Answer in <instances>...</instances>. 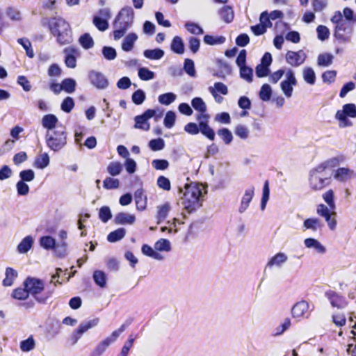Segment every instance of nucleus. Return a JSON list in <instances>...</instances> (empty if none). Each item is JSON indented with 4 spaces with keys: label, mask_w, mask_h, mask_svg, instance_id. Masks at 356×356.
Listing matches in <instances>:
<instances>
[{
    "label": "nucleus",
    "mask_w": 356,
    "mask_h": 356,
    "mask_svg": "<svg viewBox=\"0 0 356 356\" xmlns=\"http://www.w3.org/2000/svg\"><path fill=\"white\" fill-rule=\"evenodd\" d=\"M129 325V323L122 324L118 330L113 331L110 336L101 341L91 353L90 356H102L110 345L117 340Z\"/></svg>",
    "instance_id": "obj_9"
},
{
    "label": "nucleus",
    "mask_w": 356,
    "mask_h": 356,
    "mask_svg": "<svg viewBox=\"0 0 356 356\" xmlns=\"http://www.w3.org/2000/svg\"><path fill=\"white\" fill-rule=\"evenodd\" d=\"M112 217L111 209L107 206L100 208L99 211V218L104 223L107 222Z\"/></svg>",
    "instance_id": "obj_55"
},
{
    "label": "nucleus",
    "mask_w": 356,
    "mask_h": 356,
    "mask_svg": "<svg viewBox=\"0 0 356 356\" xmlns=\"http://www.w3.org/2000/svg\"><path fill=\"white\" fill-rule=\"evenodd\" d=\"M322 226L323 225L320 220L316 218H307L303 222V227L305 229H311L313 232H316L318 229H321Z\"/></svg>",
    "instance_id": "obj_28"
},
{
    "label": "nucleus",
    "mask_w": 356,
    "mask_h": 356,
    "mask_svg": "<svg viewBox=\"0 0 356 356\" xmlns=\"http://www.w3.org/2000/svg\"><path fill=\"white\" fill-rule=\"evenodd\" d=\"M323 199L331 210H335L336 206L334 201V191L330 189L324 193L323 194Z\"/></svg>",
    "instance_id": "obj_53"
},
{
    "label": "nucleus",
    "mask_w": 356,
    "mask_h": 356,
    "mask_svg": "<svg viewBox=\"0 0 356 356\" xmlns=\"http://www.w3.org/2000/svg\"><path fill=\"white\" fill-rule=\"evenodd\" d=\"M29 294L27 291V289L24 286V288H17L15 289L13 292L12 296L17 300H26L28 298Z\"/></svg>",
    "instance_id": "obj_61"
},
{
    "label": "nucleus",
    "mask_w": 356,
    "mask_h": 356,
    "mask_svg": "<svg viewBox=\"0 0 356 356\" xmlns=\"http://www.w3.org/2000/svg\"><path fill=\"white\" fill-rule=\"evenodd\" d=\"M119 180L112 177L106 178L103 182L104 188L108 190L118 188L119 187Z\"/></svg>",
    "instance_id": "obj_64"
},
{
    "label": "nucleus",
    "mask_w": 356,
    "mask_h": 356,
    "mask_svg": "<svg viewBox=\"0 0 356 356\" xmlns=\"http://www.w3.org/2000/svg\"><path fill=\"white\" fill-rule=\"evenodd\" d=\"M307 58L306 54L302 51H288L286 54V63L293 67L301 65Z\"/></svg>",
    "instance_id": "obj_15"
},
{
    "label": "nucleus",
    "mask_w": 356,
    "mask_h": 356,
    "mask_svg": "<svg viewBox=\"0 0 356 356\" xmlns=\"http://www.w3.org/2000/svg\"><path fill=\"white\" fill-rule=\"evenodd\" d=\"M171 206L169 202H165L164 204L158 206L157 207V219H158V223H160L161 221L165 220L168 215L169 211H170Z\"/></svg>",
    "instance_id": "obj_32"
},
{
    "label": "nucleus",
    "mask_w": 356,
    "mask_h": 356,
    "mask_svg": "<svg viewBox=\"0 0 356 356\" xmlns=\"http://www.w3.org/2000/svg\"><path fill=\"white\" fill-rule=\"evenodd\" d=\"M297 85L295 73L291 69L286 72L285 79L280 83V88L286 98H291L293 95V87Z\"/></svg>",
    "instance_id": "obj_10"
},
{
    "label": "nucleus",
    "mask_w": 356,
    "mask_h": 356,
    "mask_svg": "<svg viewBox=\"0 0 356 356\" xmlns=\"http://www.w3.org/2000/svg\"><path fill=\"white\" fill-rule=\"evenodd\" d=\"M33 244V238L31 236H27L24 238L17 246V250L19 253H26Z\"/></svg>",
    "instance_id": "obj_29"
},
{
    "label": "nucleus",
    "mask_w": 356,
    "mask_h": 356,
    "mask_svg": "<svg viewBox=\"0 0 356 356\" xmlns=\"http://www.w3.org/2000/svg\"><path fill=\"white\" fill-rule=\"evenodd\" d=\"M325 297L329 300L333 307L343 309L348 305L346 298L334 291L329 290L326 291Z\"/></svg>",
    "instance_id": "obj_18"
},
{
    "label": "nucleus",
    "mask_w": 356,
    "mask_h": 356,
    "mask_svg": "<svg viewBox=\"0 0 356 356\" xmlns=\"http://www.w3.org/2000/svg\"><path fill=\"white\" fill-rule=\"evenodd\" d=\"M154 249L157 251L169 252L171 250L170 242L165 238H161L154 243Z\"/></svg>",
    "instance_id": "obj_46"
},
{
    "label": "nucleus",
    "mask_w": 356,
    "mask_h": 356,
    "mask_svg": "<svg viewBox=\"0 0 356 356\" xmlns=\"http://www.w3.org/2000/svg\"><path fill=\"white\" fill-rule=\"evenodd\" d=\"M184 70L187 74L191 77L195 76L196 72L195 70V64L193 60L189 58H186L184 60Z\"/></svg>",
    "instance_id": "obj_59"
},
{
    "label": "nucleus",
    "mask_w": 356,
    "mask_h": 356,
    "mask_svg": "<svg viewBox=\"0 0 356 356\" xmlns=\"http://www.w3.org/2000/svg\"><path fill=\"white\" fill-rule=\"evenodd\" d=\"M220 15L221 18L227 23L232 22L234 16L232 7L229 6L222 7L220 10Z\"/></svg>",
    "instance_id": "obj_35"
},
{
    "label": "nucleus",
    "mask_w": 356,
    "mask_h": 356,
    "mask_svg": "<svg viewBox=\"0 0 356 356\" xmlns=\"http://www.w3.org/2000/svg\"><path fill=\"white\" fill-rule=\"evenodd\" d=\"M40 245L45 250H54L55 247L56 241L50 236H42L40 238Z\"/></svg>",
    "instance_id": "obj_37"
},
{
    "label": "nucleus",
    "mask_w": 356,
    "mask_h": 356,
    "mask_svg": "<svg viewBox=\"0 0 356 356\" xmlns=\"http://www.w3.org/2000/svg\"><path fill=\"white\" fill-rule=\"evenodd\" d=\"M176 115L173 111H168L164 118L163 124L166 128H172L175 122Z\"/></svg>",
    "instance_id": "obj_62"
},
{
    "label": "nucleus",
    "mask_w": 356,
    "mask_h": 356,
    "mask_svg": "<svg viewBox=\"0 0 356 356\" xmlns=\"http://www.w3.org/2000/svg\"><path fill=\"white\" fill-rule=\"evenodd\" d=\"M24 286L27 289L29 294L32 295L39 303H46L49 298L51 296V293L48 294L38 296L44 290V284L42 280L28 277L24 282Z\"/></svg>",
    "instance_id": "obj_7"
},
{
    "label": "nucleus",
    "mask_w": 356,
    "mask_h": 356,
    "mask_svg": "<svg viewBox=\"0 0 356 356\" xmlns=\"http://www.w3.org/2000/svg\"><path fill=\"white\" fill-rule=\"evenodd\" d=\"M254 194V188L251 186L245 191V193L242 197L241 204L238 208V212L240 213H244L249 207L250 202Z\"/></svg>",
    "instance_id": "obj_22"
},
{
    "label": "nucleus",
    "mask_w": 356,
    "mask_h": 356,
    "mask_svg": "<svg viewBox=\"0 0 356 356\" xmlns=\"http://www.w3.org/2000/svg\"><path fill=\"white\" fill-rule=\"evenodd\" d=\"M240 76L248 82H252L253 76L252 69L247 66L240 67Z\"/></svg>",
    "instance_id": "obj_58"
},
{
    "label": "nucleus",
    "mask_w": 356,
    "mask_h": 356,
    "mask_svg": "<svg viewBox=\"0 0 356 356\" xmlns=\"http://www.w3.org/2000/svg\"><path fill=\"white\" fill-rule=\"evenodd\" d=\"M65 54V63L67 67L75 68L76 66V58L79 56V51L74 47H69L64 49Z\"/></svg>",
    "instance_id": "obj_19"
},
{
    "label": "nucleus",
    "mask_w": 356,
    "mask_h": 356,
    "mask_svg": "<svg viewBox=\"0 0 356 356\" xmlns=\"http://www.w3.org/2000/svg\"><path fill=\"white\" fill-rule=\"evenodd\" d=\"M138 75L143 81H149L155 77L154 72L147 67H140L138 69Z\"/></svg>",
    "instance_id": "obj_48"
},
{
    "label": "nucleus",
    "mask_w": 356,
    "mask_h": 356,
    "mask_svg": "<svg viewBox=\"0 0 356 356\" xmlns=\"http://www.w3.org/2000/svg\"><path fill=\"white\" fill-rule=\"evenodd\" d=\"M93 280L97 285L104 288L106 284V274L102 270H95L93 273Z\"/></svg>",
    "instance_id": "obj_44"
},
{
    "label": "nucleus",
    "mask_w": 356,
    "mask_h": 356,
    "mask_svg": "<svg viewBox=\"0 0 356 356\" xmlns=\"http://www.w3.org/2000/svg\"><path fill=\"white\" fill-rule=\"evenodd\" d=\"M204 42L208 45L221 44L225 42L224 36L214 37L210 35H206L204 37Z\"/></svg>",
    "instance_id": "obj_45"
},
{
    "label": "nucleus",
    "mask_w": 356,
    "mask_h": 356,
    "mask_svg": "<svg viewBox=\"0 0 356 356\" xmlns=\"http://www.w3.org/2000/svg\"><path fill=\"white\" fill-rule=\"evenodd\" d=\"M185 28L189 33L194 35H201L204 32L203 29L194 22H186Z\"/></svg>",
    "instance_id": "obj_60"
},
{
    "label": "nucleus",
    "mask_w": 356,
    "mask_h": 356,
    "mask_svg": "<svg viewBox=\"0 0 356 356\" xmlns=\"http://www.w3.org/2000/svg\"><path fill=\"white\" fill-rule=\"evenodd\" d=\"M63 90L67 93H72L75 91L76 86V81L71 78L65 79L62 81Z\"/></svg>",
    "instance_id": "obj_47"
},
{
    "label": "nucleus",
    "mask_w": 356,
    "mask_h": 356,
    "mask_svg": "<svg viewBox=\"0 0 356 356\" xmlns=\"http://www.w3.org/2000/svg\"><path fill=\"white\" fill-rule=\"evenodd\" d=\"M135 201L137 209L144 210L146 207V197L142 191L138 190L135 193Z\"/></svg>",
    "instance_id": "obj_39"
},
{
    "label": "nucleus",
    "mask_w": 356,
    "mask_h": 356,
    "mask_svg": "<svg viewBox=\"0 0 356 356\" xmlns=\"http://www.w3.org/2000/svg\"><path fill=\"white\" fill-rule=\"evenodd\" d=\"M177 95L173 92H167L160 95L158 97V101L161 104L170 105L175 101Z\"/></svg>",
    "instance_id": "obj_42"
},
{
    "label": "nucleus",
    "mask_w": 356,
    "mask_h": 356,
    "mask_svg": "<svg viewBox=\"0 0 356 356\" xmlns=\"http://www.w3.org/2000/svg\"><path fill=\"white\" fill-rule=\"evenodd\" d=\"M49 27L51 33L56 37L57 42L61 44L72 42V32L70 24L62 17H54L49 20Z\"/></svg>",
    "instance_id": "obj_5"
},
{
    "label": "nucleus",
    "mask_w": 356,
    "mask_h": 356,
    "mask_svg": "<svg viewBox=\"0 0 356 356\" xmlns=\"http://www.w3.org/2000/svg\"><path fill=\"white\" fill-rule=\"evenodd\" d=\"M146 58L150 60H159L164 56V51L161 49H146L143 52Z\"/></svg>",
    "instance_id": "obj_34"
},
{
    "label": "nucleus",
    "mask_w": 356,
    "mask_h": 356,
    "mask_svg": "<svg viewBox=\"0 0 356 356\" xmlns=\"http://www.w3.org/2000/svg\"><path fill=\"white\" fill-rule=\"evenodd\" d=\"M88 78L90 83L99 90L106 89L109 84L108 79L100 72L91 70L89 72Z\"/></svg>",
    "instance_id": "obj_13"
},
{
    "label": "nucleus",
    "mask_w": 356,
    "mask_h": 356,
    "mask_svg": "<svg viewBox=\"0 0 356 356\" xmlns=\"http://www.w3.org/2000/svg\"><path fill=\"white\" fill-rule=\"evenodd\" d=\"M191 105L193 108L200 114L197 115V120L208 119L209 115L206 114L207 105L201 97H195L191 100Z\"/></svg>",
    "instance_id": "obj_20"
},
{
    "label": "nucleus",
    "mask_w": 356,
    "mask_h": 356,
    "mask_svg": "<svg viewBox=\"0 0 356 356\" xmlns=\"http://www.w3.org/2000/svg\"><path fill=\"white\" fill-rule=\"evenodd\" d=\"M99 319L98 318L81 323L79 327L73 333L74 343H76L81 336L89 329L98 325Z\"/></svg>",
    "instance_id": "obj_17"
},
{
    "label": "nucleus",
    "mask_w": 356,
    "mask_h": 356,
    "mask_svg": "<svg viewBox=\"0 0 356 356\" xmlns=\"http://www.w3.org/2000/svg\"><path fill=\"white\" fill-rule=\"evenodd\" d=\"M56 257L63 258L67 254V243L66 241L55 243L54 248Z\"/></svg>",
    "instance_id": "obj_38"
},
{
    "label": "nucleus",
    "mask_w": 356,
    "mask_h": 356,
    "mask_svg": "<svg viewBox=\"0 0 356 356\" xmlns=\"http://www.w3.org/2000/svg\"><path fill=\"white\" fill-rule=\"evenodd\" d=\"M5 274L6 277L3 280V284L5 286H10L13 284V280L17 277V272L11 268H7Z\"/></svg>",
    "instance_id": "obj_43"
},
{
    "label": "nucleus",
    "mask_w": 356,
    "mask_h": 356,
    "mask_svg": "<svg viewBox=\"0 0 356 356\" xmlns=\"http://www.w3.org/2000/svg\"><path fill=\"white\" fill-rule=\"evenodd\" d=\"M302 77L304 81L309 85H314L316 83V76L315 72L310 67L303 68Z\"/></svg>",
    "instance_id": "obj_30"
},
{
    "label": "nucleus",
    "mask_w": 356,
    "mask_h": 356,
    "mask_svg": "<svg viewBox=\"0 0 356 356\" xmlns=\"http://www.w3.org/2000/svg\"><path fill=\"white\" fill-rule=\"evenodd\" d=\"M304 245L308 249H314L318 254H324L325 247L320 241L314 238H307L304 240Z\"/></svg>",
    "instance_id": "obj_24"
},
{
    "label": "nucleus",
    "mask_w": 356,
    "mask_h": 356,
    "mask_svg": "<svg viewBox=\"0 0 356 356\" xmlns=\"http://www.w3.org/2000/svg\"><path fill=\"white\" fill-rule=\"evenodd\" d=\"M122 170V165L120 162H111L107 167V171L111 176L120 175Z\"/></svg>",
    "instance_id": "obj_54"
},
{
    "label": "nucleus",
    "mask_w": 356,
    "mask_h": 356,
    "mask_svg": "<svg viewBox=\"0 0 356 356\" xmlns=\"http://www.w3.org/2000/svg\"><path fill=\"white\" fill-rule=\"evenodd\" d=\"M356 118V105L353 103L346 104L342 109L338 110L335 113V119L339 121V126L345 128L353 126V122L348 118Z\"/></svg>",
    "instance_id": "obj_8"
},
{
    "label": "nucleus",
    "mask_w": 356,
    "mask_h": 356,
    "mask_svg": "<svg viewBox=\"0 0 356 356\" xmlns=\"http://www.w3.org/2000/svg\"><path fill=\"white\" fill-rule=\"evenodd\" d=\"M331 181L332 175L325 163L319 164L309 171L308 184L313 191H322L331 184Z\"/></svg>",
    "instance_id": "obj_2"
},
{
    "label": "nucleus",
    "mask_w": 356,
    "mask_h": 356,
    "mask_svg": "<svg viewBox=\"0 0 356 356\" xmlns=\"http://www.w3.org/2000/svg\"><path fill=\"white\" fill-rule=\"evenodd\" d=\"M134 11L130 6L122 8L117 15L114 22L113 38L118 40L124 36L127 31L131 27L134 22Z\"/></svg>",
    "instance_id": "obj_4"
},
{
    "label": "nucleus",
    "mask_w": 356,
    "mask_h": 356,
    "mask_svg": "<svg viewBox=\"0 0 356 356\" xmlns=\"http://www.w3.org/2000/svg\"><path fill=\"white\" fill-rule=\"evenodd\" d=\"M212 90H213V91L218 94L220 93L223 95L228 94V88L227 86L222 82H216L214 83L213 86H210L209 88V92H211Z\"/></svg>",
    "instance_id": "obj_56"
},
{
    "label": "nucleus",
    "mask_w": 356,
    "mask_h": 356,
    "mask_svg": "<svg viewBox=\"0 0 356 356\" xmlns=\"http://www.w3.org/2000/svg\"><path fill=\"white\" fill-rule=\"evenodd\" d=\"M49 164V156L47 153L41 154L35 161V166L39 169H44Z\"/></svg>",
    "instance_id": "obj_52"
},
{
    "label": "nucleus",
    "mask_w": 356,
    "mask_h": 356,
    "mask_svg": "<svg viewBox=\"0 0 356 356\" xmlns=\"http://www.w3.org/2000/svg\"><path fill=\"white\" fill-rule=\"evenodd\" d=\"M310 314L309 305L305 300H301L296 302L291 309V315L293 318L300 321L307 318Z\"/></svg>",
    "instance_id": "obj_12"
},
{
    "label": "nucleus",
    "mask_w": 356,
    "mask_h": 356,
    "mask_svg": "<svg viewBox=\"0 0 356 356\" xmlns=\"http://www.w3.org/2000/svg\"><path fill=\"white\" fill-rule=\"evenodd\" d=\"M235 134L241 139H247L249 136V129L247 127L238 124L234 130Z\"/></svg>",
    "instance_id": "obj_63"
},
{
    "label": "nucleus",
    "mask_w": 356,
    "mask_h": 356,
    "mask_svg": "<svg viewBox=\"0 0 356 356\" xmlns=\"http://www.w3.org/2000/svg\"><path fill=\"white\" fill-rule=\"evenodd\" d=\"M270 196V188H269V182L266 180L264 183L263 187L262 192V197L261 201V209L264 210L267 204V202L269 200Z\"/></svg>",
    "instance_id": "obj_49"
},
{
    "label": "nucleus",
    "mask_w": 356,
    "mask_h": 356,
    "mask_svg": "<svg viewBox=\"0 0 356 356\" xmlns=\"http://www.w3.org/2000/svg\"><path fill=\"white\" fill-rule=\"evenodd\" d=\"M334 56L328 53L321 54L318 56L317 64L320 67H328L332 65Z\"/></svg>",
    "instance_id": "obj_33"
},
{
    "label": "nucleus",
    "mask_w": 356,
    "mask_h": 356,
    "mask_svg": "<svg viewBox=\"0 0 356 356\" xmlns=\"http://www.w3.org/2000/svg\"><path fill=\"white\" fill-rule=\"evenodd\" d=\"M218 135L226 145H229L233 140L232 132L227 128H222L218 131Z\"/></svg>",
    "instance_id": "obj_51"
},
{
    "label": "nucleus",
    "mask_w": 356,
    "mask_h": 356,
    "mask_svg": "<svg viewBox=\"0 0 356 356\" xmlns=\"http://www.w3.org/2000/svg\"><path fill=\"white\" fill-rule=\"evenodd\" d=\"M259 98L264 102H268L272 96V88L269 84H264L259 93Z\"/></svg>",
    "instance_id": "obj_41"
},
{
    "label": "nucleus",
    "mask_w": 356,
    "mask_h": 356,
    "mask_svg": "<svg viewBox=\"0 0 356 356\" xmlns=\"http://www.w3.org/2000/svg\"><path fill=\"white\" fill-rule=\"evenodd\" d=\"M288 260V256L284 252H278L275 254L268 261L266 266L272 268L273 266L281 267Z\"/></svg>",
    "instance_id": "obj_25"
},
{
    "label": "nucleus",
    "mask_w": 356,
    "mask_h": 356,
    "mask_svg": "<svg viewBox=\"0 0 356 356\" xmlns=\"http://www.w3.org/2000/svg\"><path fill=\"white\" fill-rule=\"evenodd\" d=\"M58 123V119L54 114L44 115L41 120L42 126L47 129V131H54L58 127H63L62 126H57Z\"/></svg>",
    "instance_id": "obj_21"
},
{
    "label": "nucleus",
    "mask_w": 356,
    "mask_h": 356,
    "mask_svg": "<svg viewBox=\"0 0 356 356\" xmlns=\"http://www.w3.org/2000/svg\"><path fill=\"white\" fill-rule=\"evenodd\" d=\"M171 49L177 54H183L184 53V44L181 37H174L171 43Z\"/></svg>",
    "instance_id": "obj_31"
},
{
    "label": "nucleus",
    "mask_w": 356,
    "mask_h": 356,
    "mask_svg": "<svg viewBox=\"0 0 356 356\" xmlns=\"http://www.w3.org/2000/svg\"><path fill=\"white\" fill-rule=\"evenodd\" d=\"M330 20L335 25L333 34L335 39L340 43L350 42L353 33V23L343 19L340 11H336Z\"/></svg>",
    "instance_id": "obj_3"
},
{
    "label": "nucleus",
    "mask_w": 356,
    "mask_h": 356,
    "mask_svg": "<svg viewBox=\"0 0 356 356\" xmlns=\"http://www.w3.org/2000/svg\"><path fill=\"white\" fill-rule=\"evenodd\" d=\"M126 234V230L124 228H118L116 230L111 232L107 236V240L109 242L114 243L124 238Z\"/></svg>",
    "instance_id": "obj_36"
},
{
    "label": "nucleus",
    "mask_w": 356,
    "mask_h": 356,
    "mask_svg": "<svg viewBox=\"0 0 356 356\" xmlns=\"http://www.w3.org/2000/svg\"><path fill=\"white\" fill-rule=\"evenodd\" d=\"M47 146L54 152L63 149L67 143V133L64 127H58L45 134Z\"/></svg>",
    "instance_id": "obj_6"
},
{
    "label": "nucleus",
    "mask_w": 356,
    "mask_h": 356,
    "mask_svg": "<svg viewBox=\"0 0 356 356\" xmlns=\"http://www.w3.org/2000/svg\"><path fill=\"white\" fill-rule=\"evenodd\" d=\"M94 26L100 31H105L108 28V21L106 19H102L94 16L92 19Z\"/></svg>",
    "instance_id": "obj_50"
},
{
    "label": "nucleus",
    "mask_w": 356,
    "mask_h": 356,
    "mask_svg": "<svg viewBox=\"0 0 356 356\" xmlns=\"http://www.w3.org/2000/svg\"><path fill=\"white\" fill-rule=\"evenodd\" d=\"M149 147L152 151H160L165 147V141L159 138L152 139L149 142Z\"/></svg>",
    "instance_id": "obj_57"
},
{
    "label": "nucleus",
    "mask_w": 356,
    "mask_h": 356,
    "mask_svg": "<svg viewBox=\"0 0 356 356\" xmlns=\"http://www.w3.org/2000/svg\"><path fill=\"white\" fill-rule=\"evenodd\" d=\"M79 42L81 47L85 49H89L94 46V40L89 33H84L79 39Z\"/></svg>",
    "instance_id": "obj_40"
},
{
    "label": "nucleus",
    "mask_w": 356,
    "mask_h": 356,
    "mask_svg": "<svg viewBox=\"0 0 356 356\" xmlns=\"http://www.w3.org/2000/svg\"><path fill=\"white\" fill-rule=\"evenodd\" d=\"M136 221V216L125 212H120L115 215L114 222L117 225H133Z\"/></svg>",
    "instance_id": "obj_23"
},
{
    "label": "nucleus",
    "mask_w": 356,
    "mask_h": 356,
    "mask_svg": "<svg viewBox=\"0 0 356 356\" xmlns=\"http://www.w3.org/2000/svg\"><path fill=\"white\" fill-rule=\"evenodd\" d=\"M202 186L195 182L186 184L184 188H179L183 194L181 197V204L184 209L191 213L201 207L200 197L202 194Z\"/></svg>",
    "instance_id": "obj_1"
},
{
    "label": "nucleus",
    "mask_w": 356,
    "mask_h": 356,
    "mask_svg": "<svg viewBox=\"0 0 356 356\" xmlns=\"http://www.w3.org/2000/svg\"><path fill=\"white\" fill-rule=\"evenodd\" d=\"M138 40V35L134 33H129L124 38L122 43V49L124 51L129 52L132 50L134 43Z\"/></svg>",
    "instance_id": "obj_27"
},
{
    "label": "nucleus",
    "mask_w": 356,
    "mask_h": 356,
    "mask_svg": "<svg viewBox=\"0 0 356 356\" xmlns=\"http://www.w3.org/2000/svg\"><path fill=\"white\" fill-rule=\"evenodd\" d=\"M316 213L318 216L325 218L330 229L333 230L335 229L337 226V220L334 218H331L332 215H335L334 211L331 210L329 207H327L323 204H320L317 207Z\"/></svg>",
    "instance_id": "obj_14"
},
{
    "label": "nucleus",
    "mask_w": 356,
    "mask_h": 356,
    "mask_svg": "<svg viewBox=\"0 0 356 356\" xmlns=\"http://www.w3.org/2000/svg\"><path fill=\"white\" fill-rule=\"evenodd\" d=\"M334 178L339 182H348L356 178V172L348 168H337L333 175Z\"/></svg>",
    "instance_id": "obj_16"
},
{
    "label": "nucleus",
    "mask_w": 356,
    "mask_h": 356,
    "mask_svg": "<svg viewBox=\"0 0 356 356\" xmlns=\"http://www.w3.org/2000/svg\"><path fill=\"white\" fill-rule=\"evenodd\" d=\"M207 120L208 119L198 120L200 121V132H201L202 134L208 138L209 140H213L215 139V132L213 129L208 125Z\"/></svg>",
    "instance_id": "obj_26"
},
{
    "label": "nucleus",
    "mask_w": 356,
    "mask_h": 356,
    "mask_svg": "<svg viewBox=\"0 0 356 356\" xmlns=\"http://www.w3.org/2000/svg\"><path fill=\"white\" fill-rule=\"evenodd\" d=\"M162 115V113H160L159 115H156V111L154 109H148L145 111L142 115H137L135 117V127L137 129H140L145 131H148L150 128L149 124L147 122V120L152 117L155 116V120H157Z\"/></svg>",
    "instance_id": "obj_11"
}]
</instances>
